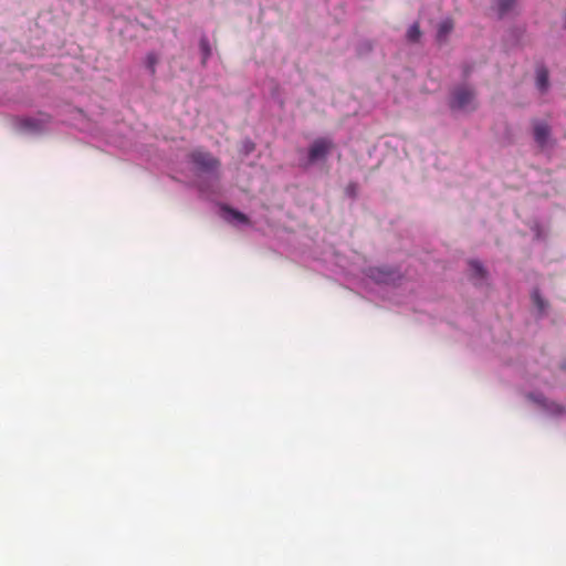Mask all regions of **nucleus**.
I'll return each instance as SVG.
<instances>
[{
  "mask_svg": "<svg viewBox=\"0 0 566 566\" xmlns=\"http://www.w3.org/2000/svg\"><path fill=\"white\" fill-rule=\"evenodd\" d=\"M49 122L50 117L48 115L42 117H23L20 119V126L29 132H40Z\"/></svg>",
  "mask_w": 566,
  "mask_h": 566,
  "instance_id": "5",
  "label": "nucleus"
},
{
  "mask_svg": "<svg viewBox=\"0 0 566 566\" xmlns=\"http://www.w3.org/2000/svg\"><path fill=\"white\" fill-rule=\"evenodd\" d=\"M227 211H228V212H229V213H230V214H231V216H232L237 221L242 222V223H249V218H248L244 213H242V212H240V211H238V210H234V209H228Z\"/></svg>",
  "mask_w": 566,
  "mask_h": 566,
  "instance_id": "15",
  "label": "nucleus"
},
{
  "mask_svg": "<svg viewBox=\"0 0 566 566\" xmlns=\"http://www.w3.org/2000/svg\"><path fill=\"white\" fill-rule=\"evenodd\" d=\"M369 275L379 282H388L392 277L390 271L380 268L370 269Z\"/></svg>",
  "mask_w": 566,
  "mask_h": 566,
  "instance_id": "8",
  "label": "nucleus"
},
{
  "mask_svg": "<svg viewBox=\"0 0 566 566\" xmlns=\"http://www.w3.org/2000/svg\"><path fill=\"white\" fill-rule=\"evenodd\" d=\"M532 300L534 305L538 308L539 312H544L547 307L546 301L542 297L538 290L533 291L532 293Z\"/></svg>",
  "mask_w": 566,
  "mask_h": 566,
  "instance_id": "10",
  "label": "nucleus"
},
{
  "mask_svg": "<svg viewBox=\"0 0 566 566\" xmlns=\"http://www.w3.org/2000/svg\"><path fill=\"white\" fill-rule=\"evenodd\" d=\"M421 36V31H420V27L418 23H413L409 29H408V32H407V39L410 41V42H417L419 41Z\"/></svg>",
  "mask_w": 566,
  "mask_h": 566,
  "instance_id": "11",
  "label": "nucleus"
},
{
  "mask_svg": "<svg viewBox=\"0 0 566 566\" xmlns=\"http://www.w3.org/2000/svg\"><path fill=\"white\" fill-rule=\"evenodd\" d=\"M157 63H158V56L154 52H150L146 55L145 64H146V67L149 70V72L153 75L156 73Z\"/></svg>",
  "mask_w": 566,
  "mask_h": 566,
  "instance_id": "12",
  "label": "nucleus"
},
{
  "mask_svg": "<svg viewBox=\"0 0 566 566\" xmlns=\"http://www.w3.org/2000/svg\"><path fill=\"white\" fill-rule=\"evenodd\" d=\"M536 85L541 92H546L549 85L548 71L545 67H539L536 71Z\"/></svg>",
  "mask_w": 566,
  "mask_h": 566,
  "instance_id": "7",
  "label": "nucleus"
},
{
  "mask_svg": "<svg viewBox=\"0 0 566 566\" xmlns=\"http://www.w3.org/2000/svg\"><path fill=\"white\" fill-rule=\"evenodd\" d=\"M191 163L203 172H214L220 166L219 159L208 151L201 149L193 150L190 154Z\"/></svg>",
  "mask_w": 566,
  "mask_h": 566,
  "instance_id": "2",
  "label": "nucleus"
},
{
  "mask_svg": "<svg viewBox=\"0 0 566 566\" xmlns=\"http://www.w3.org/2000/svg\"><path fill=\"white\" fill-rule=\"evenodd\" d=\"M563 368L566 369V361L563 364Z\"/></svg>",
  "mask_w": 566,
  "mask_h": 566,
  "instance_id": "16",
  "label": "nucleus"
},
{
  "mask_svg": "<svg viewBox=\"0 0 566 566\" xmlns=\"http://www.w3.org/2000/svg\"><path fill=\"white\" fill-rule=\"evenodd\" d=\"M333 148V143L327 138H317L308 148V159L314 163L324 158Z\"/></svg>",
  "mask_w": 566,
  "mask_h": 566,
  "instance_id": "3",
  "label": "nucleus"
},
{
  "mask_svg": "<svg viewBox=\"0 0 566 566\" xmlns=\"http://www.w3.org/2000/svg\"><path fill=\"white\" fill-rule=\"evenodd\" d=\"M475 92L467 85H461L452 91L450 107L452 109L471 111L475 108Z\"/></svg>",
  "mask_w": 566,
  "mask_h": 566,
  "instance_id": "1",
  "label": "nucleus"
},
{
  "mask_svg": "<svg viewBox=\"0 0 566 566\" xmlns=\"http://www.w3.org/2000/svg\"><path fill=\"white\" fill-rule=\"evenodd\" d=\"M200 49L203 55L202 62L206 63L207 59L211 55V48L207 38L200 40Z\"/></svg>",
  "mask_w": 566,
  "mask_h": 566,
  "instance_id": "14",
  "label": "nucleus"
},
{
  "mask_svg": "<svg viewBox=\"0 0 566 566\" xmlns=\"http://www.w3.org/2000/svg\"><path fill=\"white\" fill-rule=\"evenodd\" d=\"M470 268L476 277L485 276V270L479 261H470Z\"/></svg>",
  "mask_w": 566,
  "mask_h": 566,
  "instance_id": "13",
  "label": "nucleus"
},
{
  "mask_svg": "<svg viewBox=\"0 0 566 566\" xmlns=\"http://www.w3.org/2000/svg\"><path fill=\"white\" fill-rule=\"evenodd\" d=\"M532 124L535 143L541 149H544L548 145L551 127L547 123L542 120H533Z\"/></svg>",
  "mask_w": 566,
  "mask_h": 566,
  "instance_id": "4",
  "label": "nucleus"
},
{
  "mask_svg": "<svg viewBox=\"0 0 566 566\" xmlns=\"http://www.w3.org/2000/svg\"><path fill=\"white\" fill-rule=\"evenodd\" d=\"M452 30H453V21L451 19H446V20L441 21L438 27L437 40L439 42H444Z\"/></svg>",
  "mask_w": 566,
  "mask_h": 566,
  "instance_id": "6",
  "label": "nucleus"
},
{
  "mask_svg": "<svg viewBox=\"0 0 566 566\" xmlns=\"http://www.w3.org/2000/svg\"><path fill=\"white\" fill-rule=\"evenodd\" d=\"M517 0H496L497 12L500 15L506 14L516 4Z\"/></svg>",
  "mask_w": 566,
  "mask_h": 566,
  "instance_id": "9",
  "label": "nucleus"
}]
</instances>
